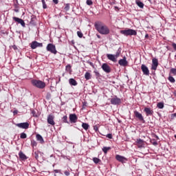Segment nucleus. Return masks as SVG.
Returning a JSON list of instances; mask_svg holds the SVG:
<instances>
[{
  "mask_svg": "<svg viewBox=\"0 0 176 176\" xmlns=\"http://www.w3.org/2000/svg\"><path fill=\"white\" fill-rule=\"evenodd\" d=\"M157 107L159 108V109H163L164 108V102H160L157 104Z\"/></svg>",
  "mask_w": 176,
  "mask_h": 176,
  "instance_id": "24",
  "label": "nucleus"
},
{
  "mask_svg": "<svg viewBox=\"0 0 176 176\" xmlns=\"http://www.w3.org/2000/svg\"><path fill=\"white\" fill-rule=\"evenodd\" d=\"M175 138L176 139V135H174Z\"/></svg>",
  "mask_w": 176,
  "mask_h": 176,
  "instance_id": "58",
  "label": "nucleus"
},
{
  "mask_svg": "<svg viewBox=\"0 0 176 176\" xmlns=\"http://www.w3.org/2000/svg\"><path fill=\"white\" fill-rule=\"evenodd\" d=\"M134 115L137 119H139L142 123H145V120L144 119V116H142V114L138 111H134Z\"/></svg>",
  "mask_w": 176,
  "mask_h": 176,
  "instance_id": "8",
  "label": "nucleus"
},
{
  "mask_svg": "<svg viewBox=\"0 0 176 176\" xmlns=\"http://www.w3.org/2000/svg\"><path fill=\"white\" fill-rule=\"evenodd\" d=\"M122 53V47H119L116 53V57L118 58V57H119L120 56V54Z\"/></svg>",
  "mask_w": 176,
  "mask_h": 176,
  "instance_id": "27",
  "label": "nucleus"
},
{
  "mask_svg": "<svg viewBox=\"0 0 176 176\" xmlns=\"http://www.w3.org/2000/svg\"><path fill=\"white\" fill-rule=\"evenodd\" d=\"M86 3H87V5H88V6H91V5H93V1L87 0Z\"/></svg>",
  "mask_w": 176,
  "mask_h": 176,
  "instance_id": "39",
  "label": "nucleus"
},
{
  "mask_svg": "<svg viewBox=\"0 0 176 176\" xmlns=\"http://www.w3.org/2000/svg\"><path fill=\"white\" fill-rule=\"evenodd\" d=\"M15 12H19V10H15Z\"/></svg>",
  "mask_w": 176,
  "mask_h": 176,
  "instance_id": "57",
  "label": "nucleus"
},
{
  "mask_svg": "<svg viewBox=\"0 0 176 176\" xmlns=\"http://www.w3.org/2000/svg\"><path fill=\"white\" fill-rule=\"evenodd\" d=\"M94 72L97 78H100V76H101V74H100V72H98V71L95 70Z\"/></svg>",
  "mask_w": 176,
  "mask_h": 176,
  "instance_id": "41",
  "label": "nucleus"
},
{
  "mask_svg": "<svg viewBox=\"0 0 176 176\" xmlns=\"http://www.w3.org/2000/svg\"><path fill=\"white\" fill-rule=\"evenodd\" d=\"M52 1L54 2V3H55V5H57V3H58V0H52Z\"/></svg>",
  "mask_w": 176,
  "mask_h": 176,
  "instance_id": "50",
  "label": "nucleus"
},
{
  "mask_svg": "<svg viewBox=\"0 0 176 176\" xmlns=\"http://www.w3.org/2000/svg\"><path fill=\"white\" fill-rule=\"evenodd\" d=\"M77 35H78V38H83V33H82V32H80V31L77 32Z\"/></svg>",
  "mask_w": 176,
  "mask_h": 176,
  "instance_id": "38",
  "label": "nucleus"
},
{
  "mask_svg": "<svg viewBox=\"0 0 176 176\" xmlns=\"http://www.w3.org/2000/svg\"><path fill=\"white\" fill-rule=\"evenodd\" d=\"M86 107H87V102H82V109H85Z\"/></svg>",
  "mask_w": 176,
  "mask_h": 176,
  "instance_id": "45",
  "label": "nucleus"
},
{
  "mask_svg": "<svg viewBox=\"0 0 176 176\" xmlns=\"http://www.w3.org/2000/svg\"><path fill=\"white\" fill-rule=\"evenodd\" d=\"M74 176H77L76 174H74Z\"/></svg>",
  "mask_w": 176,
  "mask_h": 176,
  "instance_id": "59",
  "label": "nucleus"
},
{
  "mask_svg": "<svg viewBox=\"0 0 176 176\" xmlns=\"http://www.w3.org/2000/svg\"><path fill=\"white\" fill-rule=\"evenodd\" d=\"M110 102L111 105H120V104H122V99L118 98L117 96H115L110 99Z\"/></svg>",
  "mask_w": 176,
  "mask_h": 176,
  "instance_id": "5",
  "label": "nucleus"
},
{
  "mask_svg": "<svg viewBox=\"0 0 176 176\" xmlns=\"http://www.w3.org/2000/svg\"><path fill=\"white\" fill-rule=\"evenodd\" d=\"M64 9L66 12H68V10H69V3L65 4Z\"/></svg>",
  "mask_w": 176,
  "mask_h": 176,
  "instance_id": "40",
  "label": "nucleus"
},
{
  "mask_svg": "<svg viewBox=\"0 0 176 176\" xmlns=\"http://www.w3.org/2000/svg\"><path fill=\"white\" fill-rule=\"evenodd\" d=\"M64 174H65V175H66V176H69V171L65 170V171L64 172Z\"/></svg>",
  "mask_w": 176,
  "mask_h": 176,
  "instance_id": "49",
  "label": "nucleus"
},
{
  "mask_svg": "<svg viewBox=\"0 0 176 176\" xmlns=\"http://www.w3.org/2000/svg\"><path fill=\"white\" fill-rule=\"evenodd\" d=\"M107 138H109V140H112L113 136H112V133H109L107 135H106Z\"/></svg>",
  "mask_w": 176,
  "mask_h": 176,
  "instance_id": "44",
  "label": "nucleus"
},
{
  "mask_svg": "<svg viewBox=\"0 0 176 176\" xmlns=\"http://www.w3.org/2000/svg\"><path fill=\"white\" fill-rule=\"evenodd\" d=\"M135 3L140 8V9H144V4L142 3V1L140 0H135Z\"/></svg>",
  "mask_w": 176,
  "mask_h": 176,
  "instance_id": "22",
  "label": "nucleus"
},
{
  "mask_svg": "<svg viewBox=\"0 0 176 176\" xmlns=\"http://www.w3.org/2000/svg\"><path fill=\"white\" fill-rule=\"evenodd\" d=\"M120 32L122 35H124V36H131L133 35L135 36L137 35V31L133 29L120 30Z\"/></svg>",
  "mask_w": 176,
  "mask_h": 176,
  "instance_id": "3",
  "label": "nucleus"
},
{
  "mask_svg": "<svg viewBox=\"0 0 176 176\" xmlns=\"http://www.w3.org/2000/svg\"><path fill=\"white\" fill-rule=\"evenodd\" d=\"M102 152H104V153L105 155H107V153H108V151H111V147H107V146H104L102 148Z\"/></svg>",
  "mask_w": 176,
  "mask_h": 176,
  "instance_id": "26",
  "label": "nucleus"
},
{
  "mask_svg": "<svg viewBox=\"0 0 176 176\" xmlns=\"http://www.w3.org/2000/svg\"><path fill=\"white\" fill-rule=\"evenodd\" d=\"M98 38H100V36H98Z\"/></svg>",
  "mask_w": 176,
  "mask_h": 176,
  "instance_id": "60",
  "label": "nucleus"
},
{
  "mask_svg": "<svg viewBox=\"0 0 176 176\" xmlns=\"http://www.w3.org/2000/svg\"><path fill=\"white\" fill-rule=\"evenodd\" d=\"M13 20H14V21H16V23L21 24V25H22V27H25V22H24V20H23L20 18L16 17V16L13 17Z\"/></svg>",
  "mask_w": 176,
  "mask_h": 176,
  "instance_id": "16",
  "label": "nucleus"
},
{
  "mask_svg": "<svg viewBox=\"0 0 176 176\" xmlns=\"http://www.w3.org/2000/svg\"><path fill=\"white\" fill-rule=\"evenodd\" d=\"M102 69L106 72V74H109L111 72V67H109L107 63H103L102 65Z\"/></svg>",
  "mask_w": 176,
  "mask_h": 176,
  "instance_id": "15",
  "label": "nucleus"
},
{
  "mask_svg": "<svg viewBox=\"0 0 176 176\" xmlns=\"http://www.w3.org/2000/svg\"><path fill=\"white\" fill-rule=\"evenodd\" d=\"M69 83L71 85V86H77L78 85V82H76V79L74 78H70L69 80Z\"/></svg>",
  "mask_w": 176,
  "mask_h": 176,
  "instance_id": "20",
  "label": "nucleus"
},
{
  "mask_svg": "<svg viewBox=\"0 0 176 176\" xmlns=\"http://www.w3.org/2000/svg\"><path fill=\"white\" fill-rule=\"evenodd\" d=\"M42 3H43V9H47V6L46 5V2L45 0H41Z\"/></svg>",
  "mask_w": 176,
  "mask_h": 176,
  "instance_id": "37",
  "label": "nucleus"
},
{
  "mask_svg": "<svg viewBox=\"0 0 176 176\" xmlns=\"http://www.w3.org/2000/svg\"><path fill=\"white\" fill-rule=\"evenodd\" d=\"M0 165H1V160H0Z\"/></svg>",
  "mask_w": 176,
  "mask_h": 176,
  "instance_id": "61",
  "label": "nucleus"
},
{
  "mask_svg": "<svg viewBox=\"0 0 176 176\" xmlns=\"http://www.w3.org/2000/svg\"><path fill=\"white\" fill-rule=\"evenodd\" d=\"M94 27L99 34L102 35H108L109 34V28L104 23L98 21L95 22Z\"/></svg>",
  "mask_w": 176,
  "mask_h": 176,
  "instance_id": "1",
  "label": "nucleus"
},
{
  "mask_svg": "<svg viewBox=\"0 0 176 176\" xmlns=\"http://www.w3.org/2000/svg\"><path fill=\"white\" fill-rule=\"evenodd\" d=\"M62 120H63V123H69L68 122V117L67 116H64L62 118Z\"/></svg>",
  "mask_w": 176,
  "mask_h": 176,
  "instance_id": "32",
  "label": "nucleus"
},
{
  "mask_svg": "<svg viewBox=\"0 0 176 176\" xmlns=\"http://www.w3.org/2000/svg\"><path fill=\"white\" fill-rule=\"evenodd\" d=\"M93 162L94 163H95V164H98V163L101 162V160H100V158H98V157H94Z\"/></svg>",
  "mask_w": 176,
  "mask_h": 176,
  "instance_id": "30",
  "label": "nucleus"
},
{
  "mask_svg": "<svg viewBox=\"0 0 176 176\" xmlns=\"http://www.w3.org/2000/svg\"><path fill=\"white\" fill-rule=\"evenodd\" d=\"M155 137L157 138V140H159V136H157V135H155Z\"/></svg>",
  "mask_w": 176,
  "mask_h": 176,
  "instance_id": "55",
  "label": "nucleus"
},
{
  "mask_svg": "<svg viewBox=\"0 0 176 176\" xmlns=\"http://www.w3.org/2000/svg\"><path fill=\"white\" fill-rule=\"evenodd\" d=\"M70 123H76L78 122V116L75 113H71L69 116Z\"/></svg>",
  "mask_w": 176,
  "mask_h": 176,
  "instance_id": "9",
  "label": "nucleus"
},
{
  "mask_svg": "<svg viewBox=\"0 0 176 176\" xmlns=\"http://www.w3.org/2000/svg\"><path fill=\"white\" fill-rule=\"evenodd\" d=\"M82 127L87 131V130H89V127H90V125L86 122H82Z\"/></svg>",
  "mask_w": 176,
  "mask_h": 176,
  "instance_id": "23",
  "label": "nucleus"
},
{
  "mask_svg": "<svg viewBox=\"0 0 176 176\" xmlns=\"http://www.w3.org/2000/svg\"><path fill=\"white\" fill-rule=\"evenodd\" d=\"M144 112H145L146 116H152V115H153V110L151 109L149 107H145Z\"/></svg>",
  "mask_w": 176,
  "mask_h": 176,
  "instance_id": "17",
  "label": "nucleus"
},
{
  "mask_svg": "<svg viewBox=\"0 0 176 176\" xmlns=\"http://www.w3.org/2000/svg\"><path fill=\"white\" fill-rule=\"evenodd\" d=\"M71 65H67L65 67V69L67 71V72H69V74H71V72H72V70L71 69Z\"/></svg>",
  "mask_w": 176,
  "mask_h": 176,
  "instance_id": "29",
  "label": "nucleus"
},
{
  "mask_svg": "<svg viewBox=\"0 0 176 176\" xmlns=\"http://www.w3.org/2000/svg\"><path fill=\"white\" fill-rule=\"evenodd\" d=\"M145 38H146V39H148V38H149V34H146V35H145Z\"/></svg>",
  "mask_w": 176,
  "mask_h": 176,
  "instance_id": "52",
  "label": "nucleus"
},
{
  "mask_svg": "<svg viewBox=\"0 0 176 176\" xmlns=\"http://www.w3.org/2000/svg\"><path fill=\"white\" fill-rule=\"evenodd\" d=\"M12 49H14V50H17V46L12 45Z\"/></svg>",
  "mask_w": 176,
  "mask_h": 176,
  "instance_id": "51",
  "label": "nucleus"
},
{
  "mask_svg": "<svg viewBox=\"0 0 176 176\" xmlns=\"http://www.w3.org/2000/svg\"><path fill=\"white\" fill-rule=\"evenodd\" d=\"M141 69L146 76H149V69L144 64L141 65Z\"/></svg>",
  "mask_w": 176,
  "mask_h": 176,
  "instance_id": "12",
  "label": "nucleus"
},
{
  "mask_svg": "<svg viewBox=\"0 0 176 176\" xmlns=\"http://www.w3.org/2000/svg\"><path fill=\"white\" fill-rule=\"evenodd\" d=\"M31 113L34 118H38V113L35 110H31Z\"/></svg>",
  "mask_w": 176,
  "mask_h": 176,
  "instance_id": "31",
  "label": "nucleus"
},
{
  "mask_svg": "<svg viewBox=\"0 0 176 176\" xmlns=\"http://www.w3.org/2000/svg\"><path fill=\"white\" fill-rule=\"evenodd\" d=\"M94 130L96 132L98 131V126H97V125H95V126H94Z\"/></svg>",
  "mask_w": 176,
  "mask_h": 176,
  "instance_id": "47",
  "label": "nucleus"
},
{
  "mask_svg": "<svg viewBox=\"0 0 176 176\" xmlns=\"http://www.w3.org/2000/svg\"><path fill=\"white\" fill-rule=\"evenodd\" d=\"M170 73L176 76V69L175 68L170 69Z\"/></svg>",
  "mask_w": 176,
  "mask_h": 176,
  "instance_id": "42",
  "label": "nucleus"
},
{
  "mask_svg": "<svg viewBox=\"0 0 176 176\" xmlns=\"http://www.w3.org/2000/svg\"><path fill=\"white\" fill-rule=\"evenodd\" d=\"M54 173H58V170H57V169H55V170H54Z\"/></svg>",
  "mask_w": 176,
  "mask_h": 176,
  "instance_id": "53",
  "label": "nucleus"
},
{
  "mask_svg": "<svg viewBox=\"0 0 176 176\" xmlns=\"http://www.w3.org/2000/svg\"><path fill=\"white\" fill-rule=\"evenodd\" d=\"M19 158L21 159V160H27V159H28L27 155L23 153V151H19Z\"/></svg>",
  "mask_w": 176,
  "mask_h": 176,
  "instance_id": "19",
  "label": "nucleus"
},
{
  "mask_svg": "<svg viewBox=\"0 0 176 176\" xmlns=\"http://www.w3.org/2000/svg\"><path fill=\"white\" fill-rule=\"evenodd\" d=\"M113 83H115V82H113Z\"/></svg>",
  "mask_w": 176,
  "mask_h": 176,
  "instance_id": "62",
  "label": "nucleus"
},
{
  "mask_svg": "<svg viewBox=\"0 0 176 176\" xmlns=\"http://www.w3.org/2000/svg\"><path fill=\"white\" fill-rule=\"evenodd\" d=\"M159 66V60L157 58H154L152 59V64H151V69L153 71H156L157 69V67Z\"/></svg>",
  "mask_w": 176,
  "mask_h": 176,
  "instance_id": "6",
  "label": "nucleus"
},
{
  "mask_svg": "<svg viewBox=\"0 0 176 176\" xmlns=\"http://www.w3.org/2000/svg\"><path fill=\"white\" fill-rule=\"evenodd\" d=\"M36 138L37 141H39V142H41V144H45V140H43V138L42 137V135L37 134L36 135Z\"/></svg>",
  "mask_w": 176,
  "mask_h": 176,
  "instance_id": "21",
  "label": "nucleus"
},
{
  "mask_svg": "<svg viewBox=\"0 0 176 176\" xmlns=\"http://www.w3.org/2000/svg\"><path fill=\"white\" fill-rule=\"evenodd\" d=\"M86 80H90L91 79V74L89 72H86L85 74Z\"/></svg>",
  "mask_w": 176,
  "mask_h": 176,
  "instance_id": "25",
  "label": "nucleus"
},
{
  "mask_svg": "<svg viewBox=\"0 0 176 176\" xmlns=\"http://www.w3.org/2000/svg\"><path fill=\"white\" fill-rule=\"evenodd\" d=\"M151 142L155 146H156L157 145V142H156V140H151Z\"/></svg>",
  "mask_w": 176,
  "mask_h": 176,
  "instance_id": "43",
  "label": "nucleus"
},
{
  "mask_svg": "<svg viewBox=\"0 0 176 176\" xmlns=\"http://www.w3.org/2000/svg\"><path fill=\"white\" fill-rule=\"evenodd\" d=\"M107 57L108 60H110V61H113V63H116V56L112 54H107Z\"/></svg>",
  "mask_w": 176,
  "mask_h": 176,
  "instance_id": "18",
  "label": "nucleus"
},
{
  "mask_svg": "<svg viewBox=\"0 0 176 176\" xmlns=\"http://www.w3.org/2000/svg\"><path fill=\"white\" fill-rule=\"evenodd\" d=\"M31 83L33 86L37 87L38 89H45V87H46V83L39 80H32Z\"/></svg>",
  "mask_w": 176,
  "mask_h": 176,
  "instance_id": "2",
  "label": "nucleus"
},
{
  "mask_svg": "<svg viewBox=\"0 0 176 176\" xmlns=\"http://www.w3.org/2000/svg\"><path fill=\"white\" fill-rule=\"evenodd\" d=\"M172 46H173L174 50L176 51V43H172Z\"/></svg>",
  "mask_w": 176,
  "mask_h": 176,
  "instance_id": "48",
  "label": "nucleus"
},
{
  "mask_svg": "<svg viewBox=\"0 0 176 176\" xmlns=\"http://www.w3.org/2000/svg\"><path fill=\"white\" fill-rule=\"evenodd\" d=\"M47 122L49 124H51V126H54V124H56V122H54V116L49 115L47 116Z\"/></svg>",
  "mask_w": 176,
  "mask_h": 176,
  "instance_id": "14",
  "label": "nucleus"
},
{
  "mask_svg": "<svg viewBox=\"0 0 176 176\" xmlns=\"http://www.w3.org/2000/svg\"><path fill=\"white\" fill-rule=\"evenodd\" d=\"M31 145L32 148H34V146H36V145H38V143H36V141L35 140H31Z\"/></svg>",
  "mask_w": 176,
  "mask_h": 176,
  "instance_id": "36",
  "label": "nucleus"
},
{
  "mask_svg": "<svg viewBox=\"0 0 176 176\" xmlns=\"http://www.w3.org/2000/svg\"><path fill=\"white\" fill-rule=\"evenodd\" d=\"M31 49H36V47H43V44L42 43H38V41H33L30 44Z\"/></svg>",
  "mask_w": 176,
  "mask_h": 176,
  "instance_id": "7",
  "label": "nucleus"
},
{
  "mask_svg": "<svg viewBox=\"0 0 176 176\" xmlns=\"http://www.w3.org/2000/svg\"><path fill=\"white\" fill-rule=\"evenodd\" d=\"M136 144H139L140 145L144 144V140L142 139H137Z\"/></svg>",
  "mask_w": 176,
  "mask_h": 176,
  "instance_id": "35",
  "label": "nucleus"
},
{
  "mask_svg": "<svg viewBox=\"0 0 176 176\" xmlns=\"http://www.w3.org/2000/svg\"><path fill=\"white\" fill-rule=\"evenodd\" d=\"M16 126L19 127V129H25V130H27V129L30 127V124L28 122H21L16 124Z\"/></svg>",
  "mask_w": 176,
  "mask_h": 176,
  "instance_id": "11",
  "label": "nucleus"
},
{
  "mask_svg": "<svg viewBox=\"0 0 176 176\" xmlns=\"http://www.w3.org/2000/svg\"><path fill=\"white\" fill-rule=\"evenodd\" d=\"M34 156L36 160H38L39 159V151H36L34 153Z\"/></svg>",
  "mask_w": 176,
  "mask_h": 176,
  "instance_id": "33",
  "label": "nucleus"
},
{
  "mask_svg": "<svg viewBox=\"0 0 176 176\" xmlns=\"http://www.w3.org/2000/svg\"><path fill=\"white\" fill-rule=\"evenodd\" d=\"M17 113V110L14 111V115H16Z\"/></svg>",
  "mask_w": 176,
  "mask_h": 176,
  "instance_id": "54",
  "label": "nucleus"
},
{
  "mask_svg": "<svg viewBox=\"0 0 176 176\" xmlns=\"http://www.w3.org/2000/svg\"><path fill=\"white\" fill-rule=\"evenodd\" d=\"M118 64L121 67H126L127 64H129V62L127 61L126 56H124V58L122 59H120L118 60Z\"/></svg>",
  "mask_w": 176,
  "mask_h": 176,
  "instance_id": "13",
  "label": "nucleus"
},
{
  "mask_svg": "<svg viewBox=\"0 0 176 176\" xmlns=\"http://www.w3.org/2000/svg\"><path fill=\"white\" fill-rule=\"evenodd\" d=\"M46 50L47 52H50V53H52V54H57V50H56V45H54L53 43L47 44Z\"/></svg>",
  "mask_w": 176,
  "mask_h": 176,
  "instance_id": "4",
  "label": "nucleus"
},
{
  "mask_svg": "<svg viewBox=\"0 0 176 176\" xmlns=\"http://www.w3.org/2000/svg\"><path fill=\"white\" fill-rule=\"evenodd\" d=\"M150 3H152V0H148Z\"/></svg>",
  "mask_w": 176,
  "mask_h": 176,
  "instance_id": "56",
  "label": "nucleus"
},
{
  "mask_svg": "<svg viewBox=\"0 0 176 176\" xmlns=\"http://www.w3.org/2000/svg\"><path fill=\"white\" fill-rule=\"evenodd\" d=\"M20 138H21L22 140L27 138V134H25V133H21Z\"/></svg>",
  "mask_w": 176,
  "mask_h": 176,
  "instance_id": "34",
  "label": "nucleus"
},
{
  "mask_svg": "<svg viewBox=\"0 0 176 176\" xmlns=\"http://www.w3.org/2000/svg\"><path fill=\"white\" fill-rule=\"evenodd\" d=\"M116 159L118 162H120V163H126L127 162V158L126 157L122 156L120 155H116Z\"/></svg>",
  "mask_w": 176,
  "mask_h": 176,
  "instance_id": "10",
  "label": "nucleus"
},
{
  "mask_svg": "<svg viewBox=\"0 0 176 176\" xmlns=\"http://www.w3.org/2000/svg\"><path fill=\"white\" fill-rule=\"evenodd\" d=\"M87 64H89V65H91V67H94V64L92 62L87 60Z\"/></svg>",
  "mask_w": 176,
  "mask_h": 176,
  "instance_id": "46",
  "label": "nucleus"
},
{
  "mask_svg": "<svg viewBox=\"0 0 176 176\" xmlns=\"http://www.w3.org/2000/svg\"><path fill=\"white\" fill-rule=\"evenodd\" d=\"M168 80H169V82H170V83H175V78H174V77H173L172 76H169Z\"/></svg>",
  "mask_w": 176,
  "mask_h": 176,
  "instance_id": "28",
  "label": "nucleus"
}]
</instances>
